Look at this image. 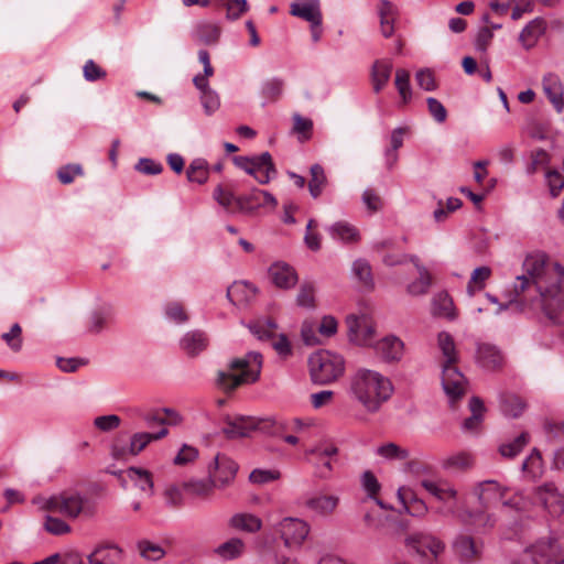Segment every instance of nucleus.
<instances>
[{
    "label": "nucleus",
    "instance_id": "37",
    "mask_svg": "<svg viewBox=\"0 0 564 564\" xmlns=\"http://www.w3.org/2000/svg\"><path fill=\"white\" fill-rule=\"evenodd\" d=\"M215 554L224 561H232L246 552V543L240 538H231L215 549Z\"/></svg>",
    "mask_w": 564,
    "mask_h": 564
},
{
    "label": "nucleus",
    "instance_id": "11",
    "mask_svg": "<svg viewBox=\"0 0 564 564\" xmlns=\"http://www.w3.org/2000/svg\"><path fill=\"white\" fill-rule=\"evenodd\" d=\"M169 434L166 427L160 429L158 432H137L131 435L130 442L127 445L115 443L111 446V455L116 459L124 458L128 455H139L150 443L161 440Z\"/></svg>",
    "mask_w": 564,
    "mask_h": 564
},
{
    "label": "nucleus",
    "instance_id": "27",
    "mask_svg": "<svg viewBox=\"0 0 564 564\" xmlns=\"http://www.w3.org/2000/svg\"><path fill=\"white\" fill-rule=\"evenodd\" d=\"M123 558V551L116 544L97 546L88 556V564H119Z\"/></svg>",
    "mask_w": 564,
    "mask_h": 564
},
{
    "label": "nucleus",
    "instance_id": "10",
    "mask_svg": "<svg viewBox=\"0 0 564 564\" xmlns=\"http://www.w3.org/2000/svg\"><path fill=\"white\" fill-rule=\"evenodd\" d=\"M421 485L429 494L445 505L436 509V513L441 516H453L457 519V512L464 511L458 510V492L453 486L447 482H435L427 479L422 480Z\"/></svg>",
    "mask_w": 564,
    "mask_h": 564
},
{
    "label": "nucleus",
    "instance_id": "45",
    "mask_svg": "<svg viewBox=\"0 0 564 564\" xmlns=\"http://www.w3.org/2000/svg\"><path fill=\"white\" fill-rule=\"evenodd\" d=\"M164 318L176 325H184L188 322L189 317L182 303L171 301L163 305Z\"/></svg>",
    "mask_w": 564,
    "mask_h": 564
},
{
    "label": "nucleus",
    "instance_id": "57",
    "mask_svg": "<svg viewBox=\"0 0 564 564\" xmlns=\"http://www.w3.org/2000/svg\"><path fill=\"white\" fill-rule=\"evenodd\" d=\"M550 163V155L544 149H538L531 153V162L527 166V174H535L540 167L546 166Z\"/></svg>",
    "mask_w": 564,
    "mask_h": 564
},
{
    "label": "nucleus",
    "instance_id": "40",
    "mask_svg": "<svg viewBox=\"0 0 564 564\" xmlns=\"http://www.w3.org/2000/svg\"><path fill=\"white\" fill-rule=\"evenodd\" d=\"M127 478L148 496L153 494V480L150 471L143 468L130 467L126 470Z\"/></svg>",
    "mask_w": 564,
    "mask_h": 564
},
{
    "label": "nucleus",
    "instance_id": "48",
    "mask_svg": "<svg viewBox=\"0 0 564 564\" xmlns=\"http://www.w3.org/2000/svg\"><path fill=\"white\" fill-rule=\"evenodd\" d=\"M500 409L503 415L518 417L524 410V403L514 394H506L500 398Z\"/></svg>",
    "mask_w": 564,
    "mask_h": 564
},
{
    "label": "nucleus",
    "instance_id": "12",
    "mask_svg": "<svg viewBox=\"0 0 564 564\" xmlns=\"http://www.w3.org/2000/svg\"><path fill=\"white\" fill-rule=\"evenodd\" d=\"M286 547L299 549L310 533V524L299 518L286 517L274 525Z\"/></svg>",
    "mask_w": 564,
    "mask_h": 564
},
{
    "label": "nucleus",
    "instance_id": "50",
    "mask_svg": "<svg viewBox=\"0 0 564 564\" xmlns=\"http://www.w3.org/2000/svg\"><path fill=\"white\" fill-rule=\"evenodd\" d=\"M315 293L316 289L311 282H303L296 295V305L305 310L315 308Z\"/></svg>",
    "mask_w": 564,
    "mask_h": 564
},
{
    "label": "nucleus",
    "instance_id": "28",
    "mask_svg": "<svg viewBox=\"0 0 564 564\" xmlns=\"http://www.w3.org/2000/svg\"><path fill=\"white\" fill-rule=\"evenodd\" d=\"M290 13L306 22L321 20L323 18L319 0H295L290 6Z\"/></svg>",
    "mask_w": 564,
    "mask_h": 564
},
{
    "label": "nucleus",
    "instance_id": "4",
    "mask_svg": "<svg viewBox=\"0 0 564 564\" xmlns=\"http://www.w3.org/2000/svg\"><path fill=\"white\" fill-rule=\"evenodd\" d=\"M32 502L42 510L61 513L69 519H76L79 516L90 517L95 512L94 502L77 491H63L51 497L37 496Z\"/></svg>",
    "mask_w": 564,
    "mask_h": 564
},
{
    "label": "nucleus",
    "instance_id": "3",
    "mask_svg": "<svg viewBox=\"0 0 564 564\" xmlns=\"http://www.w3.org/2000/svg\"><path fill=\"white\" fill-rule=\"evenodd\" d=\"M437 346L443 356L441 382L452 408L467 391V379L457 367L459 354L452 335L441 332L437 336Z\"/></svg>",
    "mask_w": 564,
    "mask_h": 564
},
{
    "label": "nucleus",
    "instance_id": "63",
    "mask_svg": "<svg viewBox=\"0 0 564 564\" xmlns=\"http://www.w3.org/2000/svg\"><path fill=\"white\" fill-rule=\"evenodd\" d=\"M83 75L87 82H96L106 78L107 73L93 59H88L83 67Z\"/></svg>",
    "mask_w": 564,
    "mask_h": 564
},
{
    "label": "nucleus",
    "instance_id": "42",
    "mask_svg": "<svg viewBox=\"0 0 564 564\" xmlns=\"http://www.w3.org/2000/svg\"><path fill=\"white\" fill-rule=\"evenodd\" d=\"M521 468L530 479L535 480L540 478L544 471L541 453L536 448L532 449L530 455L523 460Z\"/></svg>",
    "mask_w": 564,
    "mask_h": 564
},
{
    "label": "nucleus",
    "instance_id": "32",
    "mask_svg": "<svg viewBox=\"0 0 564 564\" xmlns=\"http://www.w3.org/2000/svg\"><path fill=\"white\" fill-rule=\"evenodd\" d=\"M218 487L214 473L212 471V465H208V478L207 479H192L184 484V489L187 494L194 497L208 498L213 495L214 489Z\"/></svg>",
    "mask_w": 564,
    "mask_h": 564
},
{
    "label": "nucleus",
    "instance_id": "55",
    "mask_svg": "<svg viewBox=\"0 0 564 564\" xmlns=\"http://www.w3.org/2000/svg\"><path fill=\"white\" fill-rule=\"evenodd\" d=\"M283 88H284L283 79L273 77V78L267 79L262 84L261 93L265 98L275 100L282 95Z\"/></svg>",
    "mask_w": 564,
    "mask_h": 564
},
{
    "label": "nucleus",
    "instance_id": "38",
    "mask_svg": "<svg viewBox=\"0 0 564 564\" xmlns=\"http://www.w3.org/2000/svg\"><path fill=\"white\" fill-rule=\"evenodd\" d=\"M378 13L380 17L381 33L384 37H390L394 32L397 8L393 3L381 0L378 4Z\"/></svg>",
    "mask_w": 564,
    "mask_h": 564
},
{
    "label": "nucleus",
    "instance_id": "2",
    "mask_svg": "<svg viewBox=\"0 0 564 564\" xmlns=\"http://www.w3.org/2000/svg\"><path fill=\"white\" fill-rule=\"evenodd\" d=\"M394 391L391 380L379 371L359 368L349 378L348 394L367 413H377Z\"/></svg>",
    "mask_w": 564,
    "mask_h": 564
},
{
    "label": "nucleus",
    "instance_id": "8",
    "mask_svg": "<svg viewBox=\"0 0 564 564\" xmlns=\"http://www.w3.org/2000/svg\"><path fill=\"white\" fill-rule=\"evenodd\" d=\"M404 543L409 553L420 564H437L438 557L445 551L444 542L429 533L410 534L405 538Z\"/></svg>",
    "mask_w": 564,
    "mask_h": 564
},
{
    "label": "nucleus",
    "instance_id": "17",
    "mask_svg": "<svg viewBox=\"0 0 564 564\" xmlns=\"http://www.w3.org/2000/svg\"><path fill=\"white\" fill-rule=\"evenodd\" d=\"M209 465H212V471L218 487L230 484L238 470V465L231 458L221 454H217Z\"/></svg>",
    "mask_w": 564,
    "mask_h": 564
},
{
    "label": "nucleus",
    "instance_id": "47",
    "mask_svg": "<svg viewBox=\"0 0 564 564\" xmlns=\"http://www.w3.org/2000/svg\"><path fill=\"white\" fill-rule=\"evenodd\" d=\"M432 285V275L425 267H419V279L408 285V293L414 296L426 294Z\"/></svg>",
    "mask_w": 564,
    "mask_h": 564
},
{
    "label": "nucleus",
    "instance_id": "25",
    "mask_svg": "<svg viewBox=\"0 0 564 564\" xmlns=\"http://www.w3.org/2000/svg\"><path fill=\"white\" fill-rule=\"evenodd\" d=\"M505 494L506 488L496 480L481 481L478 484L476 489L478 501L484 508H488L500 501L505 497Z\"/></svg>",
    "mask_w": 564,
    "mask_h": 564
},
{
    "label": "nucleus",
    "instance_id": "58",
    "mask_svg": "<svg viewBox=\"0 0 564 564\" xmlns=\"http://www.w3.org/2000/svg\"><path fill=\"white\" fill-rule=\"evenodd\" d=\"M491 274V270L489 267H479V268H476L474 270V272L471 273V276H470V280H469V283H468V292L469 294L471 295L474 293V286H477L478 289H482L484 285H485V282L486 280L489 279Z\"/></svg>",
    "mask_w": 564,
    "mask_h": 564
},
{
    "label": "nucleus",
    "instance_id": "23",
    "mask_svg": "<svg viewBox=\"0 0 564 564\" xmlns=\"http://www.w3.org/2000/svg\"><path fill=\"white\" fill-rule=\"evenodd\" d=\"M257 421L253 417H227L223 432L228 438L247 437L257 429Z\"/></svg>",
    "mask_w": 564,
    "mask_h": 564
},
{
    "label": "nucleus",
    "instance_id": "1",
    "mask_svg": "<svg viewBox=\"0 0 564 564\" xmlns=\"http://www.w3.org/2000/svg\"><path fill=\"white\" fill-rule=\"evenodd\" d=\"M522 268L524 273L517 276L514 283V299H511L508 304H499L497 313L512 305L520 306V310L523 311L525 303L520 297L533 284L539 293L536 302L541 305L545 316L553 324H561V314L564 311V295L561 288L564 268L560 263L549 265L547 256L544 252L529 253Z\"/></svg>",
    "mask_w": 564,
    "mask_h": 564
},
{
    "label": "nucleus",
    "instance_id": "56",
    "mask_svg": "<svg viewBox=\"0 0 564 564\" xmlns=\"http://www.w3.org/2000/svg\"><path fill=\"white\" fill-rule=\"evenodd\" d=\"M110 315V308H100L98 311H94L89 317V332L95 334L100 333L106 326Z\"/></svg>",
    "mask_w": 564,
    "mask_h": 564
},
{
    "label": "nucleus",
    "instance_id": "18",
    "mask_svg": "<svg viewBox=\"0 0 564 564\" xmlns=\"http://www.w3.org/2000/svg\"><path fill=\"white\" fill-rule=\"evenodd\" d=\"M457 520L462 524L473 527L475 530L484 533L492 530L497 523L496 516L485 511L464 510L463 512H457Z\"/></svg>",
    "mask_w": 564,
    "mask_h": 564
},
{
    "label": "nucleus",
    "instance_id": "46",
    "mask_svg": "<svg viewBox=\"0 0 564 564\" xmlns=\"http://www.w3.org/2000/svg\"><path fill=\"white\" fill-rule=\"evenodd\" d=\"M543 23L540 20H533L522 29L519 41L525 48H530L535 44L540 35L543 34Z\"/></svg>",
    "mask_w": 564,
    "mask_h": 564
},
{
    "label": "nucleus",
    "instance_id": "21",
    "mask_svg": "<svg viewBox=\"0 0 564 564\" xmlns=\"http://www.w3.org/2000/svg\"><path fill=\"white\" fill-rule=\"evenodd\" d=\"M543 91L556 112L564 110V87L558 75L549 73L542 79Z\"/></svg>",
    "mask_w": 564,
    "mask_h": 564
},
{
    "label": "nucleus",
    "instance_id": "60",
    "mask_svg": "<svg viewBox=\"0 0 564 564\" xmlns=\"http://www.w3.org/2000/svg\"><path fill=\"white\" fill-rule=\"evenodd\" d=\"M546 183L552 197H557L564 188V176L556 170L547 171Z\"/></svg>",
    "mask_w": 564,
    "mask_h": 564
},
{
    "label": "nucleus",
    "instance_id": "41",
    "mask_svg": "<svg viewBox=\"0 0 564 564\" xmlns=\"http://www.w3.org/2000/svg\"><path fill=\"white\" fill-rule=\"evenodd\" d=\"M376 455L389 462H402L410 457V451L397 443L389 442L378 446L375 451Z\"/></svg>",
    "mask_w": 564,
    "mask_h": 564
},
{
    "label": "nucleus",
    "instance_id": "54",
    "mask_svg": "<svg viewBox=\"0 0 564 564\" xmlns=\"http://www.w3.org/2000/svg\"><path fill=\"white\" fill-rule=\"evenodd\" d=\"M140 555L148 561H159L165 555L163 547L148 540H142L138 543Z\"/></svg>",
    "mask_w": 564,
    "mask_h": 564
},
{
    "label": "nucleus",
    "instance_id": "36",
    "mask_svg": "<svg viewBox=\"0 0 564 564\" xmlns=\"http://www.w3.org/2000/svg\"><path fill=\"white\" fill-rule=\"evenodd\" d=\"M351 275L362 289L372 290L375 288L372 269L366 259L359 258L352 262Z\"/></svg>",
    "mask_w": 564,
    "mask_h": 564
},
{
    "label": "nucleus",
    "instance_id": "44",
    "mask_svg": "<svg viewBox=\"0 0 564 564\" xmlns=\"http://www.w3.org/2000/svg\"><path fill=\"white\" fill-rule=\"evenodd\" d=\"M328 231L334 239L344 242H354L359 239L358 230L354 226L345 221L335 223L329 227Z\"/></svg>",
    "mask_w": 564,
    "mask_h": 564
},
{
    "label": "nucleus",
    "instance_id": "24",
    "mask_svg": "<svg viewBox=\"0 0 564 564\" xmlns=\"http://www.w3.org/2000/svg\"><path fill=\"white\" fill-rule=\"evenodd\" d=\"M376 352L386 361H397L403 356L404 344L394 336L389 335L375 344Z\"/></svg>",
    "mask_w": 564,
    "mask_h": 564
},
{
    "label": "nucleus",
    "instance_id": "35",
    "mask_svg": "<svg viewBox=\"0 0 564 564\" xmlns=\"http://www.w3.org/2000/svg\"><path fill=\"white\" fill-rule=\"evenodd\" d=\"M392 72L390 59H377L371 68V82L375 93H380L388 84Z\"/></svg>",
    "mask_w": 564,
    "mask_h": 564
},
{
    "label": "nucleus",
    "instance_id": "49",
    "mask_svg": "<svg viewBox=\"0 0 564 564\" xmlns=\"http://www.w3.org/2000/svg\"><path fill=\"white\" fill-rule=\"evenodd\" d=\"M529 441V434L522 432L513 441L500 445L499 452L503 457L513 458L528 445Z\"/></svg>",
    "mask_w": 564,
    "mask_h": 564
},
{
    "label": "nucleus",
    "instance_id": "16",
    "mask_svg": "<svg viewBox=\"0 0 564 564\" xmlns=\"http://www.w3.org/2000/svg\"><path fill=\"white\" fill-rule=\"evenodd\" d=\"M482 550V544H477L475 539L467 534H458L453 541V551L458 560L464 564L473 563L477 560Z\"/></svg>",
    "mask_w": 564,
    "mask_h": 564
},
{
    "label": "nucleus",
    "instance_id": "62",
    "mask_svg": "<svg viewBox=\"0 0 564 564\" xmlns=\"http://www.w3.org/2000/svg\"><path fill=\"white\" fill-rule=\"evenodd\" d=\"M247 291L254 292L256 290L248 284L247 282L234 283L231 286L227 289V299L234 305H238L241 303L240 294H245Z\"/></svg>",
    "mask_w": 564,
    "mask_h": 564
},
{
    "label": "nucleus",
    "instance_id": "30",
    "mask_svg": "<svg viewBox=\"0 0 564 564\" xmlns=\"http://www.w3.org/2000/svg\"><path fill=\"white\" fill-rule=\"evenodd\" d=\"M476 358L477 362L485 369L495 370L503 364V355L500 349L489 343L478 345Z\"/></svg>",
    "mask_w": 564,
    "mask_h": 564
},
{
    "label": "nucleus",
    "instance_id": "9",
    "mask_svg": "<svg viewBox=\"0 0 564 564\" xmlns=\"http://www.w3.org/2000/svg\"><path fill=\"white\" fill-rule=\"evenodd\" d=\"M249 330L260 340H270L273 349L282 357L291 355L292 348L285 334H276L278 324L271 318H260L248 324Z\"/></svg>",
    "mask_w": 564,
    "mask_h": 564
},
{
    "label": "nucleus",
    "instance_id": "39",
    "mask_svg": "<svg viewBox=\"0 0 564 564\" xmlns=\"http://www.w3.org/2000/svg\"><path fill=\"white\" fill-rule=\"evenodd\" d=\"M398 497L404 506L406 512L412 517H424L427 513L429 508L426 503L422 499L414 496L410 490L399 488Z\"/></svg>",
    "mask_w": 564,
    "mask_h": 564
},
{
    "label": "nucleus",
    "instance_id": "53",
    "mask_svg": "<svg viewBox=\"0 0 564 564\" xmlns=\"http://www.w3.org/2000/svg\"><path fill=\"white\" fill-rule=\"evenodd\" d=\"M473 457L467 453H458L447 457L443 467L448 470H466L473 466Z\"/></svg>",
    "mask_w": 564,
    "mask_h": 564
},
{
    "label": "nucleus",
    "instance_id": "19",
    "mask_svg": "<svg viewBox=\"0 0 564 564\" xmlns=\"http://www.w3.org/2000/svg\"><path fill=\"white\" fill-rule=\"evenodd\" d=\"M271 282L279 289L289 290L296 285L297 273L293 267L285 262H275L269 268Z\"/></svg>",
    "mask_w": 564,
    "mask_h": 564
},
{
    "label": "nucleus",
    "instance_id": "52",
    "mask_svg": "<svg viewBox=\"0 0 564 564\" xmlns=\"http://www.w3.org/2000/svg\"><path fill=\"white\" fill-rule=\"evenodd\" d=\"M326 184V175L324 169L319 164L311 166V180L308 182V189L314 198H317Z\"/></svg>",
    "mask_w": 564,
    "mask_h": 564
},
{
    "label": "nucleus",
    "instance_id": "14",
    "mask_svg": "<svg viewBox=\"0 0 564 564\" xmlns=\"http://www.w3.org/2000/svg\"><path fill=\"white\" fill-rule=\"evenodd\" d=\"M534 502L541 505L552 517L564 512V500L553 484L539 487L534 494Z\"/></svg>",
    "mask_w": 564,
    "mask_h": 564
},
{
    "label": "nucleus",
    "instance_id": "5",
    "mask_svg": "<svg viewBox=\"0 0 564 564\" xmlns=\"http://www.w3.org/2000/svg\"><path fill=\"white\" fill-rule=\"evenodd\" d=\"M262 367V356L257 351H249L243 357L234 358L227 370H220L217 377V384L231 391L245 383H252L258 380Z\"/></svg>",
    "mask_w": 564,
    "mask_h": 564
},
{
    "label": "nucleus",
    "instance_id": "7",
    "mask_svg": "<svg viewBox=\"0 0 564 564\" xmlns=\"http://www.w3.org/2000/svg\"><path fill=\"white\" fill-rule=\"evenodd\" d=\"M531 564H564V533L541 538L524 550Z\"/></svg>",
    "mask_w": 564,
    "mask_h": 564
},
{
    "label": "nucleus",
    "instance_id": "33",
    "mask_svg": "<svg viewBox=\"0 0 564 564\" xmlns=\"http://www.w3.org/2000/svg\"><path fill=\"white\" fill-rule=\"evenodd\" d=\"M221 34L220 26L210 21L198 22L193 31L194 39L204 45H216Z\"/></svg>",
    "mask_w": 564,
    "mask_h": 564
},
{
    "label": "nucleus",
    "instance_id": "61",
    "mask_svg": "<svg viewBox=\"0 0 564 564\" xmlns=\"http://www.w3.org/2000/svg\"><path fill=\"white\" fill-rule=\"evenodd\" d=\"M83 175V167L79 164H67L57 171V177L62 184H70L76 176Z\"/></svg>",
    "mask_w": 564,
    "mask_h": 564
},
{
    "label": "nucleus",
    "instance_id": "51",
    "mask_svg": "<svg viewBox=\"0 0 564 564\" xmlns=\"http://www.w3.org/2000/svg\"><path fill=\"white\" fill-rule=\"evenodd\" d=\"M394 85L402 99V102L408 104L412 98L410 73L403 68L397 69Z\"/></svg>",
    "mask_w": 564,
    "mask_h": 564
},
{
    "label": "nucleus",
    "instance_id": "26",
    "mask_svg": "<svg viewBox=\"0 0 564 564\" xmlns=\"http://www.w3.org/2000/svg\"><path fill=\"white\" fill-rule=\"evenodd\" d=\"M208 337L202 330H189L180 339L181 349L189 357H196L208 346Z\"/></svg>",
    "mask_w": 564,
    "mask_h": 564
},
{
    "label": "nucleus",
    "instance_id": "22",
    "mask_svg": "<svg viewBox=\"0 0 564 564\" xmlns=\"http://www.w3.org/2000/svg\"><path fill=\"white\" fill-rule=\"evenodd\" d=\"M253 170L252 175L260 184H267L276 176V169L269 152L251 156Z\"/></svg>",
    "mask_w": 564,
    "mask_h": 564
},
{
    "label": "nucleus",
    "instance_id": "34",
    "mask_svg": "<svg viewBox=\"0 0 564 564\" xmlns=\"http://www.w3.org/2000/svg\"><path fill=\"white\" fill-rule=\"evenodd\" d=\"M432 314L448 321H454L457 317L453 300L446 292H440L433 296Z\"/></svg>",
    "mask_w": 564,
    "mask_h": 564
},
{
    "label": "nucleus",
    "instance_id": "64",
    "mask_svg": "<svg viewBox=\"0 0 564 564\" xmlns=\"http://www.w3.org/2000/svg\"><path fill=\"white\" fill-rule=\"evenodd\" d=\"M227 19L237 20L249 10L247 0H229L226 2Z\"/></svg>",
    "mask_w": 564,
    "mask_h": 564
},
{
    "label": "nucleus",
    "instance_id": "15",
    "mask_svg": "<svg viewBox=\"0 0 564 564\" xmlns=\"http://www.w3.org/2000/svg\"><path fill=\"white\" fill-rule=\"evenodd\" d=\"M265 205L275 206V197L267 191L254 188L249 194L238 196L236 209L243 213H251Z\"/></svg>",
    "mask_w": 564,
    "mask_h": 564
},
{
    "label": "nucleus",
    "instance_id": "13",
    "mask_svg": "<svg viewBox=\"0 0 564 564\" xmlns=\"http://www.w3.org/2000/svg\"><path fill=\"white\" fill-rule=\"evenodd\" d=\"M350 340L360 346H372L375 328L370 318L362 314L347 317Z\"/></svg>",
    "mask_w": 564,
    "mask_h": 564
},
{
    "label": "nucleus",
    "instance_id": "31",
    "mask_svg": "<svg viewBox=\"0 0 564 564\" xmlns=\"http://www.w3.org/2000/svg\"><path fill=\"white\" fill-rule=\"evenodd\" d=\"M228 527L236 531L253 534L261 530L262 520L253 513L237 512L229 518Z\"/></svg>",
    "mask_w": 564,
    "mask_h": 564
},
{
    "label": "nucleus",
    "instance_id": "20",
    "mask_svg": "<svg viewBox=\"0 0 564 564\" xmlns=\"http://www.w3.org/2000/svg\"><path fill=\"white\" fill-rule=\"evenodd\" d=\"M193 84L199 91V101L206 116L214 115L220 108L219 94L209 86V80L194 77Z\"/></svg>",
    "mask_w": 564,
    "mask_h": 564
},
{
    "label": "nucleus",
    "instance_id": "6",
    "mask_svg": "<svg viewBox=\"0 0 564 564\" xmlns=\"http://www.w3.org/2000/svg\"><path fill=\"white\" fill-rule=\"evenodd\" d=\"M310 375L314 383L329 384L345 371L344 358L329 350H318L308 358Z\"/></svg>",
    "mask_w": 564,
    "mask_h": 564
},
{
    "label": "nucleus",
    "instance_id": "29",
    "mask_svg": "<svg viewBox=\"0 0 564 564\" xmlns=\"http://www.w3.org/2000/svg\"><path fill=\"white\" fill-rule=\"evenodd\" d=\"M339 505V497L336 495H316L305 501L308 510L321 517H329Z\"/></svg>",
    "mask_w": 564,
    "mask_h": 564
},
{
    "label": "nucleus",
    "instance_id": "43",
    "mask_svg": "<svg viewBox=\"0 0 564 564\" xmlns=\"http://www.w3.org/2000/svg\"><path fill=\"white\" fill-rule=\"evenodd\" d=\"M209 165L205 159H194L187 167L186 175L189 182L204 184L208 180Z\"/></svg>",
    "mask_w": 564,
    "mask_h": 564
},
{
    "label": "nucleus",
    "instance_id": "59",
    "mask_svg": "<svg viewBox=\"0 0 564 564\" xmlns=\"http://www.w3.org/2000/svg\"><path fill=\"white\" fill-rule=\"evenodd\" d=\"M361 200L371 214L379 212L383 206L382 198L373 188L365 189Z\"/></svg>",
    "mask_w": 564,
    "mask_h": 564
}]
</instances>
